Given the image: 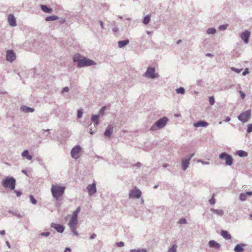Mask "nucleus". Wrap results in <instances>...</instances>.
Here are the masks:
<instances>
[{
	"instance_id": "obj_1",
	"label": "nucleus",
	"mask_w": 252,
	"mask_h": 252,
	"mask_svg": "<svg viewBox=\"0 0 252 252\" xmlns=\"http://www.w3.org/2000/svg\"><path fill=\"white\" fill-rule=\"evenodd\" d=\"M73 61L78 63V66L79 67L95 64L94 61L87 58L81 57L79 54H76L74 55Z\"/></svg>"
},
{
	"instance_id": "obj_2",
	"label": "nucleus",
	"mask_w": 252,
	"mask_h": 252,
	"mask_svg": "<svg viewBox=\"0 0 252 252\" xmlns=\"http://www.w3.org/2000/svg\"><path fill=\"white\" fill-rule=\"evenodd\" d=\"M81 208L80 207H78L77 209L73 212V216L68 223V225L70 227V228L71 230V231L76 236L78 235V234L76 229V225L77 224L78 220H77V216L78 214L80 211Z\"/></svg>"
},
{
	"instance_id": "obj_3",
	"label": "nucleus",
	"mask_w": 252,
	"mask_h": 252,
	"mask_svg": "<svg viewBox=\"0 0 252 252\" xmlns=\"http://www.w3.org/2000/svg\"><path fill=\"white\" fill-rule=\"evenodd\" d=\"M64 190L65 187L58 185H53L51 188L52 195L57 199L63 195Z\"/></svg>"
},
{
	"instance_id": "obj_4",
	"label": "nucleus",
	"mask_w": 252,
	"mask_h": 252,
	"mask_svg": "<svg viewBox=\"0 0 252 252\" xmlns=\"http://www.w3.org/2000/svg\"><path fill=\"white\" fill-rule=\"evenodd\" d=\"M16 181L13 177H6L2 182V185L4 188H8L13 190L15 189Z\"/></svg>"
},
{
	"instance_id": "obj_5",
	"label": "nucleus",
	"mask_w": 252,
	"mask_h": 252,
	"mask_svg": "<svg viewBox=\"0 0 252 252\" xmlns=\"http://www.w3.org/2000/svg\"><path fill=\"white\" fill-rule=\"evenodd\" d=\"M168 121V119L166 117H163L158 120L151 127V130H156L157 128H161L164 126Z\"/></svg>"
},
{
	"instance_id": "obj_6",
	"label": "nucleus",
	"mask_w": 252,
	"mask_h": 252,
	"mask_svg": "<svg viewBox=\"0 0 252 252\" xmlns=\"http://www.w3.org/2000/svg\"><path fill=\"white\" fill-rule=\"evenodd\" d=\"M220 159H224L225 163L226 165H231L233 163V158L231 155H228L225 152L222 153L220 156Z\"/></svg>"
},
{
	"instance_id": "obj_7",
	"label": "nucleus",
	"mask_w": 252,
	"mask_h": 252,
	"mask_svg": "<svg viewBox=\"0 0 252 252\" xmlns=\"http://www.w3.org/2000/svg\"><path fill=\"white\" fill-rule=\"evenodd\" d=\"M155 69L154 67H149L144 74V76L151 78H154L158 77V75L155 72Z\"/></svg>"
},
{
	"instance_id": "obj_8",
	"label": "nucleus",
	"mask_w": 252,
	"mask_h": 252,
	"mask_svg": "<svg viewBox=\"0 0 252 252\" xmlns=\"http://www.w3.org/2000/svg\"><path fill=\"white\" fill-rule=\"evenodd\" d=\"M251 115V112L250 110L246 111L242 113H241L239 116H238V119L243 122H246L248 121V120L250 118Z\"/></svg>"
},
{
	"instance_id": "obj_9",
	"label": "nucleus",
	"mask_w": 252,
	"mask_h": 252,
	"mask_svg": "<svg viewBox=\"0 0 252 252\" xmlns=\"http://www.w3.org/2000/svg\"><path fill=\"white\" fill-rule=\"evenodd\" d=\"M81 149L79 146H76L73 148L71 152V157L73 158L77 159L80 157V153Z\"/></svg>"
},
{
	"instance_id": "obj_10",
	"label": "nucleus",
	"mask_w": 252,
	"mask_h": 252,
	"mask_svg": "<svg viewBox=\"0 0 252 252\" xmlns=\"http://www.w3.org/2000/svg\"><path fill=\"white\" fill-rule=\"evenodd\" d=\"M141 195V192L140 190L137 189H132L130 190L129 193V198H139L140 197Z\"/></svg>"
},
{
	"instance_id": "obj_11",
	"label": "nucleus",
	"mask_w": 252,
	"mask_h": 252,
	"mask_svg": "<svg viewBox=\"0 0 252 252\" xmlns=\"http://www.w3.org/2000/svg\"><path fill=\"white\" fill-rule=\"evenodd\" d=\"M16 58L15 53L12 50H8L6 52V60L12 62Z\"/></svg>"
},
{
	"instance_id": "obj_12",
	"label": "nucleus",
	"mask_w": 252,
	"mask_h": 252,
	"mask_svg": "<svg viewBox=\"0 0 252 252\" xmlns=\"http://www.w3.org/2000/svg\"><path fill=\"white\" fill-rule=\"evenodd\" d=\"M193 156V154L189 156L188 159L185 158L182 160V164L183 168L184 170H185L188 168L189 163V160Z\"/></svg>"
},
{
	"instance_id": "obj_13",
	"label": "nucleus",
	"mask_w": 252,
	"mask_h": 252,
	"mask_svg": "<svg viewBox=\"0 0 252 252\" xmlns=\"http://www.w3.org/2000/svg\"><path fill=\"white\" fill-rule=\"evenodd\" d=\"M8 21L10 26L12 27L16 26V19L13 15L9 14L8 16Z\"/></svg>"
},
{
	"instance_id": "obj_14",
	"label": "nucleus",
	"mask_w": 252,
	"mask_h": 252,
	"mask_svg": "<svg viewBox=\"0 0 252 252\" xmlns=\"http://www.w3.org/2000/svg\"><path fill=\"white\" fill-rule=\"evenodd\" d=\"M87 189L89 194L90 195H93L96 192L95 184L93 183L92 185H89Z\"/></svg>"
},
{
	"instance_id": "obj_15",
	"label": "nucleus",
	"mask_w": 252,
	"mask_h": 252,
	"mask_svg": "<svg viewBox=\"0 0 252 252\" xmlns=\"http://www.w3.org/2000/svg\"><path fill=\"white\" fill-rule=\"evenodd\" d=\"M51 226L56 229L58 232L62 233L64 231V227L63 225L59 224L52 223Z\"/></svg>"
},
{
	"instance_id": "obj_16",
	"label": "nucleus",
	"mask_w": 252,
	"mask_h": 252,
	"mask_svg": "<svg viewBox=\"0 0 252 252\" xmlns=\"http://www.w3.org/2000/svg\"><path fill=\"white\" fill-rule=\"evenodd\" d=\"M250 36V32L248 31H246L243 32L241 35V37L243 39L246 43H248L249 42V37Z\"/></svg>"
},
{
	"instance_id": "obj_17",
	"label": "nucleus",
	"mask_w": 252,
	"mask_h": 252,
	"mask_svg": "<svg viewBox=\"0 0 252 252\" xmlns=\"http://www.w3.org/2000/svg\"><path fill=\"white\" fill-rule=\"evenodd\" d=\"M245 246V245L243 244H238L234 248V251L235 252H242L244 251V247Z\"/></svg>"
},
{
	"instance_id": "obj_18",
	"label": "nucleus",
	"mask_w": 252,
	"mask_h": 252,
	"mask_svg": "<svg viewBox=\"0 0 252 252\" xmlns=\"http://www.w3.org/2000/svg\"><path fill=\"white\" fill-rule=\"evenodd\" d=\"M247 195H252V191H248L246 193H241L240 195V199L241 201H245L247 198Z\"/></svg>"
},
{
	"instance_id": "obj_19",
	"label": "nucleus",
	"mask_w": 252,
	"mask_h": 252,
	"mask_svg": "<svg viewBox=\"0 0 252 252\" xmlns=\"http://www.w3.org/2000/svg\"><path fill=\"white\" fill-rule=\"evenodd\" d=\"M113 130V127L112 126H109L104 133V135L106 136L110 137L112 134Z\"/></svg>"
},
{
	"instance_id": "obj_20",
	"label": "nucleus",
	"mask_w": 252,
	"mask_h": 252,
	"mask_svg": "<svg viewBox=\"0 0 252 252\" xmlns=\"http://www.w3.org/2000/svg\"><path fill=\"white\" fill-rule=\"evenodd\" d=\"M209 244L210 247H214L216 249H219L220 248V245L214 240L210 241Z\"/></svg>"
},
{
	"instance_id": "obj_21",
	"label": "nucleus",
	"mask_w": 252,
	"mask_h": 252,
	"mask_svg": "<svg viewBox=\"0 0 252 252\" xmlns=\"http://www.w3.org/2000/svg\"><path fill=\"white\" fill-rule=\"evenodd\" d=\"M193 126L195 127L200 126H208V123L204 121H199L197 123H194Z\"/></svg>"
},
{
	"instance_id": "obj_22",
	"label": "nucleus",
	"mask_w": 252,
	"mask_h": 252,
	"mask_svg": "<svg viewBox=\"0 0 252 252\" xmlns=\"http://www.w3.org/2000/svg\"><path fill=\"white\" fill-rule=\"evenodd\" d=\"M221 235L224 238L227 240H230L231 238L230 235L226 231H221Z\"/></svg>"
},
{
	"instance_id": "obj_23",
	"label": "nucleus",
	"mask_w": 252,
	"mask_h": 252,
	"mask_svg": "<svg viewBox=\"0 0 252 252\" xmlns=\"http://www.w3.org/2000/svg\"><path fill=\"white\" fill-rule=\"evenodd\" d=\"M22 156L23 157H26V158L28 159V160H31L32 158V156L31 155H30L29 154V152L28 150H25L24 151L22 154Z\"/></svg>"
},
{
	"instance_id": "obj_24",
	"label": "nucleus",
	"mask_w": 252,
	"mask_h": 252,
	"mask_svg": "<svg viewBox=\"0 0 252 252\" xmlns=\"http://www.w3.org/2000/svg\"><path fill=\"white\" fill-rule=\"evenodd\" d=\"M41 8L44 12L46 13H51L52 11V9L48 8L44 5H41Z\"/></svg>"
},
{
	"instance_id": "obj_25",
	"label": "nucleus",
	"mask_w": 252,
	"mask_h": 252,
	"mask_svg": "<svg viewBox=\"0 0 252 252\" xmlns=\"http://www.w3.org/2000/svg\"><path fill=\"white\" fill-rule=\"evenodd\" d=\"M129 43V40L128 39L123 40V41H120L118 42V45L120 48H122L124 47V46L128 44Z\"/></svg>"
},
{
	"instance_id": "obj_26",
	"label": "nucleus",
	"mask_w": 252,
	"mask_h": 252,
	"mask_svg": "<svg viewBox=\"0 0 252 252\" xmlns=\"http://www.w3.org/2000/svg\"><path fill=\"white\" fill-rule=\"evenodd\" d=\"M21 109L25 112H26V113H28V112H32L33 111V109L32 108H30V107H26V106H23L21 108Z\"/></svg>"
},
{
	"instance_id": "obj_27",
	"label": "nucleus",
	"mask_w": 252,
	"mask_h": 252,
	"mask_svg": "<svg viewBox=\"0 0 252 252\" xmlns=\"http://www.w3.org/2000/svg\"><path fill=\"white\" fill-rule=\"evenodd\" d=\"M58 17L55 15L48 16L46 18V21H54L58 19Z\"/></svg>"
},
{
	"instance_id": "obj_28",
	"label": "nucleus",
	"mask_w": 252,
	"mask_h": 252,
	"mask_svg": "<svg viewBox=\"0 0 252 252\" xmlns=\"http://www.w3.org/2000/svg\"><path fill=\"white\" fill-rule=\"evenodd\" d=\"M150 21V15H147L144 18L143 23L144 24L147 25L149 23Z\"/></svg>"
},
{
	"instance_id": "obj_29",
	"label": "nucleus",
	"mask_w": 252,
	"mask_h": 252,
	"mask_svg": "<svg viewBox=\"0 0 252 252\" xmlns=\"http://www.w3.org/2000/svg\"><path fill=\"white\" fill-rule=\"evenodd\" d=\"M99 117V115H93L91 118V120L93 122H96V124L98 123V119Z\"/></svg>"
},
{
	"instance_id": "obj_30",
	"label": "nucleus",
	"mask_w": 252,
	"mask_h": 252,
	"mask_svg": "<svg viewBox=\"0 0 252 252\" xmlns=\"http://www.w3.org/2000/svg\"><path fill=\"white\" fill-rule=\"evenodd\" d=\"M208 34H214L216 32V30L214 28H210L207 31Z\"/></svg>"
},
{
	"instance_id": "obj_31",
	"label": "nucleus",
	"mask_w": 252,
	"mask_h": 252,
	"mask_svg": "<svg viewBox=\"0 0 252 252\" xmlns=\"http://www.w3.org/2000/svg\"><path fill=\"white\" fill-rule=\"evenodd\" d=\"M176 92L178 94H183L185 93V89L182 87H180L176 90Z\"/></svg>"
},
{
	"instance_id": "obj_32",
	"label": "nucleus",
	"mask_w": 252,
	"mask_h": 252,
	"mask_svg": "<svg viewBox=\"0 0 252 252\" xmlns=\"http://www.w3.org/2000/svg\"><path fill=\"white\" fill-rule=\"evenodd\" d=\"M212 211L214 213H215L219 215H222L223 214V211L221 210L213 209Z\"/></svg>"
},
{
	"instance_id": "obj_33",
	"label": "nucleus",
	"mask_w": 252,
	"mask_h": 252,
	"mask_svg": "<svg viewBox=\"0 0 252 252\" xmlns=\"http://www.w3.org/2000/svg\"><path fill=\"white\" fill-rule=\"evenodd\" d=\"M130 252H147V251L145 249H137V250H131Z\"/></svg>"
},
{
	"instance_id": "obj_34",
	"label": "nucleus",
	"mask_w": 252,
	"mask_h": 252,
	"mask_svg": "<svg viewBox=\"0 0 252 252\" xmlns=\"http://www.w3.org/2000/svg\"><path fill=\"white\" fill-rule=\"evenodd\" d=\"M177 246L176 245H174L172 248H171L168 252H176Z\"/></svg>"
},
{
	"instance_id": "obj_35",
	"label": "nucleus",
	"mask_w": 252,
	"mask_h": 252,
	"mask_svg": "<svg viewBox=\"0 0 252 252\" xmlns=\"http://www.w3.org/2000/svg\"><path fill=\"white\" fill-rule=\"evenodd\" d=\"M30 199L31 202L32 204H35L37 203L36 199L34 198V197L32 195H31L30 196Z\"/></svg>"
},
{
	"instance_id": "obj_36",
	"label": "nucleus",
	"mask_w": 252,
	"mask_h": 252,
	"mask_svg": "<svg viewBox=\"0 0 252 252\" xmlns=\"http://www.w3.org/2000/svg\"><path fill=\"white\" fill-rule=\"evenodd\" d=\"M209 102L212 105L215 103V99L213 96L209 97Z\"/></svg>"
},
{
	"instance_id": "obj_37",
	"label": "nucleus",
	"mask_w": 252,
	"mask_h": 252,
	"mask_svg": "<svg viewBox=\"0 0 252 252\" xmlns=\"http://www.w3.org/2000/svg\"><path fill=\"white\" fill-rule=\"evenodd\" d=\"M83 111L82 109H80L78 110L77 112V117L79 118H80L82 116Z\"/></svg>"
},
{
	"instance_id": "obj_38",
	"label": "nucleus",
	"mask_w": 252,
	"mask_h": 252,
	"mask_svg": "<svg viewBox=\"0 0 252 252\" xmlns=\"http://www.w3.org/2000/svg\"><path fill=\"white\" fill-rule=\"evenodd\" d=\"M210 204L213 205L215 203V195L213 194L211 199L209 200Z\"/></svg>"
},
{
	"instance_id": "obj_39",
	"label": "nucleus",
	"mask_w": 252,
	"mask_h": 252,
	"mask_svg": "<svg viewBox=\"0 0 252 252\" xmlns=\"http://www.w3.org/2000/svg\"><path fill=\"white\" fill-rule=\"evenodd\" d=\"M247 132L248 133L252 132V124H250L248 126Z\"/></svg>"
},
{
	"instance_id": "obj_40",
	"label": "nucleus",
	"mask_w": 252,
	"mask_h": 252,
	"mask_svg": "<svg viewBox=\"0 0 252 252\" xmlns=\"http://www.w3.org/2000/svg\"><path fill=\"white\" fill-rule=\"evenodd\" d=\"M106 107L103 106L101 108V109L99 111V114L100 115H103L104 113V111L105 110Z\"/></svg>"
},
{
	"instance_id": "obj_41",
	"label": "nucleus",
	"mask_w": 252,
	"mask_h": 252,
	"mask_svg": "<svg viewBox=\"0 0 252 252\" xmlns=\"http://www.w3.org/2000/svg\"><path fill=\"white\" fill-rule=\"evenodd\" d=\"M116 245L118 247H123L124 246V243L123 242H118V243H116Z\"/></svg>"
},
{
	"instance_id": "obj_42",
	"label": "nucleus",
	"mask_w": 252,
	"mask_h": 252,
	"mask_svg": "<svg viewBox=\"0 0 252 252\" xmlns=\"http://www.w3.org/2000/svg\"><path fill=\"white\" fill-rule=\"evenodd\" d=\"M226 28H227V25H223L220 26L219 27V29L220 30H223L226 29Z\"/></svg>"
},
{
	"instance_id": "obj_43",
	"label": "nucleus",
	"mask_w": 252,
	"mask_h": 252,
	"mask_svg": "<svg viewBox=\"0 0 252 252\" xmlns=\"http://www.w3.org/2000/svg\"><path fill=\"white\" fill-rule=\"evenodd\" d=\"M239 93L240 94V96L241 98L243 99L245 97V94L244 93H243L242 91H239Z\"/></svg>"
},
{
	"instance_id": "obj_44",
	"label": "nucleus",
	"mask_w": 252,
	"mask_h": 252,
	"mask_svg": "<svg viewBox=\"0 0 252 252\" xmlns=\"http://www.w3.org/2000/svg\"><path fill=\"white\" fill-rule=\"evenodd\" d=\"M179 223H180V224L186 223V220L185 219H181L179 221Z\"/></svg>"
},
{
	"instance_id": "obj_45",
	"label": "nucleus",
	"mask_w": 252,
	"mask_h": 252,
	"mask_svg": "<svg viewBox=\"0 0 252 252\" xmlns=\"http://www.w3.org/2000/svg\"><path fill=\"white\" fill-rule=\"evenodd\" d=\"M68 91H69V88H68V87H65V88H64L63 89V90H62V93H64V92H68Z\"/></svg>"
},
{
	"instance_id": "obj_46",
	"label": "nucleus",
	"mask_w": 252,
	"mask_h": 252,
	"mask_svg": "<svg viewBox=\"0 0 252 252\" xmlns=\"http://www.w3.org/2000/svg\"><path fill=\"white\" fill-rule=\"evenodd\" d=\"M239 155L241 157L245 156H246V153L243 152V151H240L239 153Z\"/></svg>"
},
{
	"instance_id": "obj_47",
	"label": "nucleus",
	"mask_w": 252,
	"mask_h": 252,
	"mask_svg": "<svg viewBox=\"0 0 252 252\" xmlns=\"http://www.w3.org/2000/svg\"><path fill=\"white\" fill-rule=\"evenodd\" d=\"M50 234L49 232H43L41 234V235L42 236H48Z\"/></svg>"
},
{
	"instance_id": "obj_48",
	"label": "nucleus",
	"mask_w": 252,
	"mask_h": 252,
	"mask_svg": "<svg viewBox=\"0 0 252 252\" xmlns=\"http://www.w3.org/2000/svg\"><path fill=\"white\" fill-rule=\"evenodd\" d=\"M249 73V69L248 68H246L245 71L243 72L242 74L243 75H246V74Z\"/></svg>"
},
{
	"instance_id": "obj_49",
	"label": "nucleus",
	"mask_w": 252,
	"mask_h": 252,
	"mask_svg": "<svg viewBox=\"0 0 252 252\" xmlns=\"http://www.w3.org/2000/svg\"><path fill=\"white\" fill-rule=\"evenodd\" d=\"M15 192L16 193L17 196H19L21 195V192L19 191L15 190Z\"/></svg>"
},
{
	"instance_id": "obj_50",
	"label": "nucleus",
	"mask_w": 252,
	"mask_h": 252,
	"mask_svg": "<svg viewBox=\"0 0 252 252\" xmlns=\"http://www.w3.org/2000/svg\"><path fill=\"white\" fill-rule=\"evenodd\" d=\"M71 249L69 248H66L64 250V252H70Z\"/></svg>"
},
{
	"instance_id": "obj_51",
	"label": "nucleus",
	"mask_w": 252,
	"mask_h": 252,
	"mask_svg": "<svg viewBox=\"0 0 252 252\" xmlns=\"http://www.w3.org/2000/svg\"><path fill=\"white\" fill-rule=\"evenodd\" d=\"M96 237V235L95 234H93L91 236V239H93L95 238Z\"/></svg>"
},
{
	"instance_id": "obj_52",
	"label": "nucleus",
	"mask_w": 252,
	"mask_h": 252,
	"mask_svg": "<svg viewBox=\"0 0 252 252\" xmlns=\"http://www.w3.org/2000/svg\"><path fill=\"white\" fill-rule=\"evenodd\" d=\"M0 234L1 235H4V234H5V231H4V230H2V231H0Z\"/></svg>"
},
{
	"instance_id": "obj_53",
	"label": "nucleus",
	"mask_w": 252,
	"mask_h": 252,
	"mask_svg": "<svg viewBox=\"0 0 252 252\" xmlns=\"http://www.w3.org/2000/svg\"><path fill=\"white\" fill-rule=\"evenodd\" d=\"M118 29L117 28H114L113 29V31L114 32H117L118 31Z\"/></svg>"
},
{
	"instance_id": "obj_54",
	"label": "nucleus",
	"mask_w": 252,
	"mask_h": 252,
	"mask_svg": "<svg viewBox=\"0 0 252 252\" xmlns=\"http://www.w3.org/2000/svg\"><path fill=\"white\" fill-rule=\"evenodd\" d=\"M230 120V118L229 117H227V118H226L225 121L229 122Z\"/></svg>"
},
{
	"instance_id": "obj_55",
	"label": "nucleus",
	"mask_w": 252,
	"mask_h": 252,
	"mask_svg": "<svg viewBox=\"0 0 252 252\" xmlns=\"http://www.w3.org/2000/svg\"><path fill=\"white\" fill-rule=\"evenodd\" d=\"M100 25H101L102 28H104L103 23L102 21L100 22Z\"/></svg>"
},
{
	"instance_id": "obj_56",
	"label": "nucleus",
	"mask_w": 252,
	"mask_h": 252,
	"mask_svg": "<svg viewBox=\"0 0 252 252\" xmlns=\"http://www.w3.org/2000/svg\"><path fill=\"white\" fill-rule=\"evenodd\" d=\"M64 22H65V20H62L61 21V22L62 23H63Z\"/></svg>"
},
{
	"instance_id": "obj_57",
	"label": "nucleus",
	"mask_w": 252,
	"mask_h": 252,
	"mask_svg": "<svg viewBox=\"0 0 252 252\" xmlns=\"http://www.w3.org/2000/svg\"><path fill=\"white\" fill-rule=\"evenodd\" d=\"M181 42V40H178V41H177V44H179V43H180Z\"/></svg>"
},
{
	"instance_id": "obj_58",
	"label": "nucleus",
	"mask_w": 252,
	"mask_h": 252,
	"mask_svg": "<svg viewBox=\"0 0 252 252\" xmlns=\"http://www.w3.org/2000/svg\"><path fill=\"white\" fill-rule=\"evenodd\" d=\"M207 55H208V56H211V54H207Z\"/></svg>"
},
{
	"instance_id": "obj_59",
	"label": "nucleus",
	"mask_w": 252,
	"mask_h": 252,
	"mask_svg": "<svg viewBox=\"0 0 252 252\" xmlns=\"http://www.w3.org/2000/svg\"><path fill=\"white\" fill-rule=\"evenodd\" d=\"M163 166H164V167H165L166 166V165H163Z\"/></svg>"
}]
</instances>
